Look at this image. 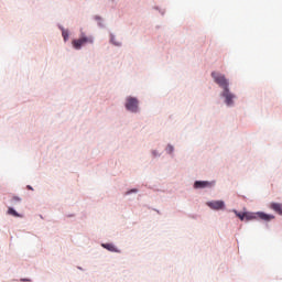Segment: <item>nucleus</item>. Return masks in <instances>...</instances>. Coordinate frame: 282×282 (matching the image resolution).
Wrapping results in <instances>:
<instances>
[{"label":"nucleus","mask_w":282,"mask_h":282,"mask_svg":"<svg viewBox=\"0 0 282 282\" xmlns=\"http://www.w3.org/2000/svg\"><path fill=\"white\" fill-rule=\"evenodd\" d=\"M154 9H155V10H159V12H160V7H155Z\"/></svg>","instance_id":"24"},{"label":"nucleus","mask_w":282,"mask_h":282,"mask_svg":"<svg viewBox=\"0 0 282 282\" xmlns=\"http://www.w3.org/2000/svg\"><path fill=\"white\" fill-rule=\"evenodd\" d=\"M66 217L72 218V217H76V215L75 214H68V215H66Z\"/></svg>","instance_id":"20"},{"label":"nucleus","mask_w":282,"mask_h":282,"mask_svg":"<svg viewBox=\"0 0 282 282\" xmlns=\"http://www.w3.org/2000/svg\"><path fill=\"white\" fill-rule=\"evenodd\" d=\"M109 43L110 45H115V47H122V42L116 40V34L110 33L109 34Z\"/></svg>","instance_id":"12"},{"label":"nucleus","mask_w":282,"mask_h":282,"mask_svg":"<svg viewBox=\"0 0 282 282\" xmlns=\"http://www.w3.org/2000/svg\"><path fill=\"white\" fill-rule=\"evenodd\" d=\"M229 213H234V215L238 217L240 221H265L267 224H270L272 219H275V216L273 214H268L261 210L248 212L245 209L243 212H239L236 208H234L230 209Z\"/></svg>","instance_id":"2"},{"label":"nucleus","mask_w":282,"mask_h":282,"mask_svg":"<svg viewBox=\"0 0 282 282\" xmlns=\"http://www.w3.org/2000/svg\"><path fill=\"white\" fill-rule=\"evenodd\" d=\"M26 191H34V187L32 185H26Z\"/></svg>","instance_id":"19"},{"label":"nucleus","mask_w":282,"mask_h":282,"mask_svg":"<svg viewBox=\"0 0 282 282\" xmlns=\"http://www.w3.org/2000/svg\"><path fill=\"white\" fill-rule=\"evenodd\" d=\"M85 45H87V44H85V42L80 35L78 39L72 40V47H73V50H76V52H80V50H83V47H85Z\"/></svg>","instance_id":"6"},{"label":"nucleus","mask_w":282,"mask_h":282,"mask_svg":"<svg viewBox=\"0 0 282 282\" xmlns=\"http://www.w3.org/2000/svg\"><path fill=\"white\" fill-rule=\"evenodd\" d=\"M20 281L21 282H32V279H30V278H21Z\"/></svg>","instance_id":"18"},{"label":"nucleus","mask_w":282,"mask_h":282,"mask_svg":"<svg viewBox=\"0 0 282 282\" xmlns=\"http://www.w3.org/2000/svg\"><path fill=\"white\" fill-rule=\"evenodd\" d=\"M210 76L214 83L221 89L219 93L220 100L227 109H232L235 107V100H237V95L230 89V79L226 77V74L217 70H213Z\"/></svg>","instance_id":"1"},{"label":"nucleus","mask_w":282,"mask_h":282,"mask_svg":"<svg viewBox=\"0 0 282 282\" xmlns=\"http://www.w3.org/2000/svg\"><path fill=\"white\" fill-rule=\"evenodd\" d=\"M101 248H104V250H108V252H116L117 254H120V249L116 247L113 242H102Z\"/></svg>","instance_id":"7"},{"label":"nucleus","mask_w":282,"mask_h":282,"mask_svg":"<svg viewBox=\"0 0 282 282\" xmlns=\"http://www.w3.org/2000/svg\"><path fill=\"white\" fill-rule=\"evenodd\" d=\"M57 28L59 31H62V39L64 43H67V41H69V29H65V26H63L61 23L57 24Z\"/></svg>","instance_id":"9"},{"label":"nucleus","mask_w":282,"mask_h":282,"mask_svg":"<svg viewBox=\"0 0 282 282\" xmlns=\"http://www.w3.org/2000/svg\"><path fill=\"white\" fill-rule=\"evenodd\" d=\"M137 193H140V189H138V187H134V188H130L128 189L124 195L126 196H129V195H137Z\"/></svg>","instance_id":"15"},{"label":"nucleus","mask_w":282,"mask_h":282,"mask_svg":"<svg viewBox=\"0 0 282 282\" xmlns=\"http://www.w3.org/2000/svg\"><path fill=\"white\" fill-rule=\"evenodd\" d=\"M160 28H162V25L158 24V25L155 26V30H160Z\"/></svg>","instance_id":"21"},{"label":"nucleus","mask_w":282,"mask_h":282,"mask_svg":"<svg viewBox=\"0 0 282 282\" xmlns=\"http://www.w3.org/2000/svg\"><path fill=\"white\" fill-rule=\"evenodd\" d=\"M269 208L282 217V203L272 202Z\"/></svg>","instance_id":"10"},{"label":"nucleus","mask_w":282,"mask_h":282,"mask_svg":"<svg viewBox=\"0 0 282 282\" xmlns=\"http://www.w3.org/2000/svg\"><path fill=\"white\" fill-rule=\"evenodd\" d=\"M7 215H10L11 217H15L18 219H22L23 214L17 212L14 207H8Z\"/></svg>","instance_id":"11"},{"label":"nucleus","mask_w":282,"mask_h":282,"mask_svg":"<svg viewBox=\"0 0 282 282\" xmlns=\"http://www.w3.org/2000/svg\"><path fill=\"white\" fill-rule=\"evenodd\" d=\"M153 210L160 215V209L154 208Z\"/></svg>","instance_id":"23"},{"label":"nucleus","mask_w":282,"mask_h":282,"mask_svg":"<svg viewBox=\"0 0 282 282\" xmlns=\"http://www.w3.org/2000/svg\"><path fill=\"white\" fill-rule=\"evenodd\" d=\"M123 107L129 113H140V99L135 96H127Z\"/></svg>","instance_id":"3"},{"label":"nucleus","mask_w":282,"mask_h":282,"mask_svg":"<svg viewBox=\"0 0 282 282\" xmlns=\"http://www.w3.org/2000/svg\"><path fill=\"white\" fill-rule=\"evenodd\" d=\"M217 186V181L212 180V181H202V180H196L193 183V188L194 191H204V188H215Z\"/></svg>","instance_id":"4"},{"label":"nucleus","mask_w":282,"mask_h":282,"mask_svg":"<svg viewBox=\"0 0 282 282\" xmlns=\"http://www.w3.org/2000/svg\"><path fill=\"white\" fill-rule=\"evenodd\" d=\"M206 206L210 208V210H226V202L224 199L209 200L206 203Z\"/></svg>","instance_id":"5"},{"label":"nucleus","mask_w":282,"mask_h":282,"mask_svg":"<svg viewBox=\"0 0 282 282\" xmlns=\"http://www.w3.org/2000/svg\"><path fill=\"white\" fill-rule=\"evenodd\" d=\"M21 202H23V198L17 195H14L11 199V204H21Z\"/></svg>","instance_id":"16"},{"label":"nucleus","mask_w":282,"mask_h":282,"mask_svg":"<svg viewBox=\"0 0 282 282\" xmlns=\"http://www.w3.org/2000/svg\"><path fill=\"white\" fill-rule=\"evenodd\" d=\"M165 152L167 153V155H173V153H175V147H173V144L169 143L165 148Z\"/></svg>","instance_id":"14"},{"label":"nucleus","mask_w":282,"mask_h":282,"mask_svg":"<svg viewBox=\"0 0 282 282\" xmlns=\"http://www.w3.org/2000/svg\"><path fill=\"white\" fill-rule=\"evenodd\" d=\"M151 155L153 158H162V153H160V151H158V150H152Z\"/></svg>","instance_id":"17"},{"label":"nucleus","mask_w":282,"mask_h":282,"mask_svg":"<svg viewBox=\"0 0 282 282\" xmlns=\"http://www.w3.org/2000/svg\"><path fill=\"white\" fill-rule=\"evenodd\" d=\"M159 12L160 14H162V17H164V11L160 10Z\"/></svg>","instance_id":"22"},{"label":"nucleus","mask_w":282,"mask_h":282,"mask_svg":"<svg viewBox=\"0 0 282 282\" xmlns=\"http://www.w3.org/2000/svg\"><path fill=\"white\" fill-rule=\"evenodd\" d=\"M78 270H83L82 267H78Z\"/></svg>","instance_id":"25"},{"label":"nucleus","mask_w":282,"mask_h":282,"mask_svg":"<svg viewBox=\"0 0 282 282\" xmlns=\"http://www.w3.org/2000/svg\"><path fill=\"white\" fill-rule=\"evenodd\" d=\"M94 20L97 21L98 28H100L101 30H105V19H102V17L95 15Z\"/></svg>","instance_id":"13"},{"label":"nucleus","mask_w":282,"mask_h":282,"mask_svg":"<svg viewBox=\"0 0 282 282\" xmlns=\"http://www.w3.org/2000/svg\"><path fill=\"white\" fill-rule=\"evenodd\" d=\"M79 36L82 37V41H84L85 45H94L96 39L94 35H87L85 32H80Z\"/></svg>","instance_id":"8"}]
</instances>
